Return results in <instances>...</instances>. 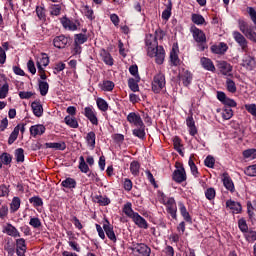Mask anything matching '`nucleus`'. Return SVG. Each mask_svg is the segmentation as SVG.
<instances>
[{
    "mask_svg": "<svg viewBox=\"0 0 256 256\" xmlns=\"http://www.w3.org/2000/svg\"><path fill=\"white\" fill-rule=\"evenodd\" d=\"M147 54L150 57L155 58V63L157 65H163V62L165 61V49L163 46H155L154 48H147Z\"/></svg>",
    "mask_w": 256,
    "mask_h": 256,
    "instance_id": "nucleus-1",
    "label": "nucleus"
},
{
    "mask_svg": "<svg viewBox=\"0 0 256 256\" xmlns=\"http://www.w3.org/2000/svg\"><path fill=\"white\" fill-rule=\"evenodd\" d=\"M176 170L173 172L172 178L176 183H183V181H187V173L185 172V168L183 164L177 162Z\"/></svg>",
    "mask_w": 256,
    "mask_h": 256,
    "instance_id": "nucleus-2",
    "label": "nucleus"
},
{
    "mask_svg": "<svg viewBox=\"0 0 256 256\" xmlns=\"http://www.w3.org/2000/svg\"><path fill=\"white\" fill-rule=\"evenodd\" d=\"M233 37L236 43H238L239 47H241L242 51L247 53L249 49V42L247 41V38H245V36H243V34H241L239 31H234Z\"/></svg>",
    "mask_w": 256,
    "mask_h": 256,
    "instance_id": "nucleus-3",
    "label": "nucleus"
},
{
    "mask_svg": "<svg viewBox=\"0 0 256 256\" xmlns=\"http://www.w3.org/2000/svg\"><path fill=\"white\" fill-rule=\"evenodd\" d=\"M163 87H165V76L163 74H158L154 77L152 82V91L154 93H160Z\"/></svg>",
    "mask_w": 256,
    "mask_h": 256,
    "instance_id": "nucleus-4",
    "label": "nucleus"
},
{
    "mask_svg": "<svg viewBox=\"0 0 256 256\" xmlns=\"http://www.w3.org/2000/svg\"><path fill=\"white\" fill-rule=\"evenodd\" d=\"M190 31H191V33L193 35V39L196 41V43H206L207 42V37L205 36V33L201 29H199L195 26H192L190 28Z\"/></svg>",
    "mask_w": 256,
    "mask_h": 256,
    "instance_id": "nucleus-5",
    "label": "nucleus"
},
{
    "mask_svg": "<svg viewBox=\"0 0 256 256\" xmlns=\"http://www.w3.org/2000/svg\"><path fill=\"white\" fill-rule=\"evenodd\" d=\"M132 251H134V253H137V256L151 255V248H149V246L145 245L144 243L134 245Z\"/></svg>",
    "mask_w": 256,
    "mask_h": 256,
    "instance_id": "nucleus-6",
    "label": "nucleus"
},
{
    "mask_svg": "<svg viewBox=\"0 0 256 256\" xmlns=\"http://www.w3.org/2000/svg\"><path fill=\"white\" fill-rule=\"evenodd\" d=\"M70 41L71 39L61 35L54 38L53 45L54 47H57V49H65V47L69 45Z\"/></svg>",
    "mask_w": 256,
    "mask_h": 256,
    "instance_id": "nucleus-7",
    "label": "nucleus"
},
{
    "mask_svg": "<svg viewBox=\"0 0 256 256\" xmlns=\"http://www.w3.org/2000/svg\"><path fill=\"white\" fill-rule=\"evenodd\" d=\"M103 229L107 235V237L110 239V241H113L115 243L117 241V236H115V232L113 231V226L109 224V220H106Z\"/></svg>",
    "mask_w": 256,
    "mask_h": 256,
    "instance_id": "nucleus-8",
    "label": "nucleus"
},
{
    "mask_svg": "<svg viewBox=\"0 0 256 256\" xmlns=\"http://www.w3.org/2000/svg\"><path fill=\"white\" fill-rule=\"evenodd\" d=\"M127 121L129 123H133L135 127H143V120L141 119V116L137 115L135 112H131L127 116Z\"/></svg>",
    "mask_w": 256,
    "mask_h": 256,
    "instance_id": "nucleus-9",
    "label": "nucleus"
},
{
    "mask_svg": "<svg viewBox=\"0 0 256 256\" xmlns=\"http://www.w3.org/2000/svg\"><path fill=\"white\" fill-rule=\"evenodd\" d=\"M27 251V245H25V239L20 238L16 240V253L18 256H25Z\"/></svg>",
    "mask_w": 256,
    "mask_h": 256,
    "instance_id": "nucleus-10",
    "label": "nucleus"
},
{
    "mask_svg": "<svg viewBox=\"0 0 256 256\" xmlns=\"http://www.w3.org/2000/svg\"><path fill=\"white\" fill-rule=\"evenodd\" d=\"M84 111L85 117L89 119L92 125H99V120H97V116L95 115V112H93V109H91V107H86Z\"/></svg>",
    "mask_w": 256,
    "mask_h": 256,
    "instance_id": "nucleus-11",
    "label": "nucleus"
},
{
    "mask_svg": "<svg viewBox=\"0 0 256 256\" xmlns=\"http://www.w3.org/2000/svg\"><path fill=\"white\" fill-rule=\"evenodd\" d=\"M218 69L222 75H229V73L233 71V66H231V64L227 63L226 61H221L218 63Z\"/></svg>",
    "mask_w": 256,
    "mask_h": 256,
    "instance_id": "nucleus-12",
    "label": "nucleus"
},
{
    "mask_svg": "<svg viewBox=\"0 0 256 256\" xmlns=\"http://www.w3.org/2000/svg\"><path fill=\"white\" fill-rule=\"evenodd\" d=\"M132 220L135 223V225H138L140 227V229H147V227H149V225L147 224V220L141 217L139 213H136Z\"/></svg>",
    "mask_w": 256,
    "mask_h": 256,
    "instance_id": "nucleus-13",
    "label": "nucleus"
},
{
    "mask_svg": "<svg viewBox=\"0 0 256 256\" xmlns=\"http://www.w3.org/2000/svg\"><path fill=\"white\" fill-rule=\"evenodd\" d=\"M186 125L189 128V134L192 135V137H195V135H197V126H195L193 116H189L186 119Z\"/></svg>",
    "mask_w": 256,
    "mask_h": 256,
    "instance_id": "nucleus-14",
    "label": "nucleus"
},
{
    "mask_svg": "<svg viewBox=\"0 0 256 256\" xmlns=\"http://www.w3.org/2000/svg\"><path fill=\"white\" fill-rule=\"evenodd\" d=\"M223 185L228 191H231V193L235 191V185L233 184V180H231L229 174L227 173L223 174Z\"/></svg>",
    "mask_w": 256,
    "mask_h": 256,
    "instance_id": "nucleus-15",
    "label": "nucleus"
},
{
    "mask_svg": "<svg viewBox=\"0 0 256 256\" xmlns=\"http://www.w3.org/2000/svg\"><path fill=\"white\" fill-rule=\"evenodd\" d=\"M3 233H7L10 237H21V234L19 233L17 228H15V226L11 224H7L4 227Z\"/></svg>",
    "mask_w": 256,
    "mask_h": 256,
    "instance_id": "nucleus-16",
    "label": "nucleus"
},
{
    "mask_svg": "<svg viewBox=\"0 0 256 256\" xmlns=\"http://www.w3.org/2000/svg\"><path fill=\"white\" fill-rule=\"evenodd\" d=\"M32 111L35 117H42L43 115V105L40 102L34 101L31 104Z\"/></svg>",
    "mask_w": 256,
    "mask_h": 256,
    "instance_id": "nucleus-17",
    "label": "nucleus"
},
{
    "mask_svg": "<svg viewBox=\"0 0 256 256\" xmlns=\"http://www.w3.org/2000/svg\"><path fill=\"white\" fill-rule=\"evenodd\" d=\"M159 45V42H157V36L153 34H149L146 36V46L147 49L155 48Z\"/></svg>",
    "mask_w": 256,
    "mask_h": 256,
    "instance_id": "nucleus-18",
    "label": "nucleus"
},
{
    "mask_svg": "<svg viewBox=\"0 0 256 256\" xmlns=\"http://www.w3.org/2000/svg\"><path fill=\"white\" fill-rule=\"evenodd\" d=\"M46 149H56L58 151H65V149H67V145L65 144V142H54V143H46L45 144Z\"/></svg>",
    "mask_w": 256,
    "mask_h": 256,
    "instance_id": "nucleus-19",
    "label": "nucleus"
},
{
    "mask_svg": "<svg viewBox=\"0 0 256 256\" xmlns=\"http://www.w3.org/2000/svg\"><path fill=\"white\" fill-rule=\"evenodd\" d=\"M45 133V126L38 124L30 127V134L33 137H37V135H43Z\"/></svg>",
    "mask_w": 256,
    "mask_h": 256,
    "instance_id": "nucleus-20",
    "label": "nucleus"
},
{
    "mask_svg": "<svg viewBox=\"0 0 256 256\" xmlns=\"http://www.w3.org/2000/svg\"><path fill=\"white\" fill-rule=\"evenodd\" d=\"M139 81H141V77L136 76V78H130L128 80V87L133 91L134 93L139 91Z\"/></svg>",
    "mask_w": 256,
    "mask_h": 256,
    "instance_id": "nucleus-21",
    "label": "nucleus"
},
{
    "mask_svg": "<svg viewBox=\"0 0 256 256\" xmlns=\"http://www.w3.org/2000/svg\"><path fill=\"white\" fill-rule=\"evenodd\" d=\"M202 67L206 69V71H215V65L213 64V61L209 58H201L200 60Z\"/></svg>",
    "mask_w": 256,
    "mask_h": 256,
    "instance_id": "nucleus-22",
    "label": "nucleus"
},
{
    "mask_svg": "<svg viewBox=\"0 0 256 256\" xmlns=\"http://www.w3.org/2000/svg\"><path fill=\"white\" fill-rule=\"evenodd\" d=\"M226 207L231 209L234 213H241L242 207H241V204L239 202L228 200L226 202Z\"/></svg>",
    "mask_w": 256,
    "mask_h": 256,
    "instance_id": "nucleus-23",
    "label": "nucleus"
},
{
    "mask_svg": "<svg viewBox=\"0 0 256 256\" xmlns=\"http://www.w3.org/2000/svg\"><path fill=\"white\" fill-rule=\"evenodd\" d=\"M38 83H39L40 95H42V97H45V95L49 93V83L43 80H39Z\"/></svg>",
    "mask_w": 256,
    "mask_h": 256,
    "instance_id": "nucleus-24",
    "label": "nucleus"
},
{
    "mask_svg": "<svg viewBox=\"0 0 256 256\" xmlns=\"http://www.w3.org/2000/svg\"><path fill=\"white\" fill-rule=\"evenodd\" d=\"M64 122L66 125H68V127H71L72 129H77V127H79L77 119L73 116H66Z\"/></svg>",
    "mask_w": 256,
    "mask_h": 256,
    "instance_id": "nucleus-25",
    "label": "nucleus"
},
{
    "mask_svg": "<svg viewBox=\"0 0 256 256\" xmlns=\"http://www.w3.org/2000/svg\"><path fill=\"white\" fill-rule=\"evenodd\" d=\"M62 187H65L66 189H75V187H77V181L73 178H66L62 181Z\"/></svg>",
    "mask_w": 256,
    "mask_h": 256,
    "instance_id": "nucleus-26",
    "label": "nucleus"
},
{
    "mask_svg": "<svg viewBox=\"0 0 256 256\" xmlns=\"http://www.w3.org/2000/svg\"><path fill=\"white\" fill-rule=\"evenodd\" d=\"M123 213H125L127 217H130V219H133L134 215H137V212L133 211L131 202H128L124 205Z\"/></svg>",
    "mask_w": 256,
    "mask_h": 256,
    "instance_id": "nucleus-27",
    "label": "nucleus"
},
{
    "mask_svg": "<svg viewBox=\"0 0 256 256\" xmlns=\"http://www.w3.org/2000/svg\"><path fill=\"white\" fill-rule=\"evenodd\" d=\"M19 131H20V128L18 125L14 128V130L10 134L9 139H8V145H13V143H15V141H17V137H19Z\"/></svg>",
    "mask_w": 256,
    "mask_h": 256,
    "instance_id": "nucleus-28",
    "label": "nucleus"
},
{
    "mask_svg": "<svg viewBox=\"0 0 256 256\" xmlns=\"http://www.w3.org/2000/svg\"><path fill=\"white\" fill-rule=\"evenodd\" d=\"M238 27L241 33H243V35H245L247 32H249L252 29L251 27H249V24L245 22V20H238Z\"/></svg>",
    "mask_w": 256,
    "mask_h": 256,
    "instance_id": "nucleus-29",
    "label": "nucleus"
},
{
    "mask_svg": "<svg viewBox=\"0 0 256 256\" xmlns=\"http://www.w3.org/2000/svg\"><path fill=\"white\" fill-rule=\"evenodd\" d=\"M138 127V129L133 130V135H135V137H138V139H145V124Z\"/></svg>",
    "mask_w": 256,
    "mask_h": 256,
    "instance_id": "nucleus-30",
    "label": "nucleus"
},
{
    "mask_svg": "<svg viewBox=\"0 0 256 256\" xmlns=\"http://www.w3.org/2000/svg\"><path fill=\"white\" fill-rule=\"evenodd\" d=\"M181 80L185 87H189V85H191V81L193 80V76L191 73L185 72L184 75L181 76Z\"/></svg>",
    "mask_w": 256,
    "mask_h": 256,
    "instance_id": "nucleus-31",
    "label": "nucleus"
},
{
    "mask_svg": "<svg viewBox=\"0 0 256 256\" xmlns=\"http://www.w3.org/2000/svg\"><path fill=\"white\" fill-rule=\"evenodd\" d=\"M15 157L17 163H23V161H25V151L23 150V148L16 149Z\"/></svg>",
    "mask_w": 256,
    "mask_h": 256,
    "instance_id": "nucleus-32",
    "label": "nucleus"
},
{
    "mask_svg": "<svg viewBox=\"0 0 256 256\" xmlns=\"http://www.w3.org/2000/svg\"><path fill=\"white\" fill-rule=\"evenodd\" d=\"M19 207H21V199L19 197H14L10 204V209L15 213V211L19 210Z\"/></svg>",
    "mask_w": 256,
    "mask_h": 256,
    "instance_id": "nucleus-33",
    "label": "nucleus"
},
{
    "mask_svg": "<svg viewBox=\"0 0 256 256\" xmlns=\"http://www.w3.org/2000/svg\"><path fill=\"white\" fill-rule=\"evenodd\" d=\"M179 207H180V213L182 217L185 219V221H191V215H189V212L187 211V208L185 207V205L180 202Z\"/></svg>",
    "mask_w": 256,
    "mask_h": 256,
    "instance_id": "nucleus-34",
    "label": "nucleus"
},
{
    "mask_svg": "<svg viewBox=\"0 0 256 256\" xmlns=\"http://www.w3.org/2000/svg\"><path fill=\"white\" fill-rule=\"evenodd\" d=\"M102 55V59L104 61V63H106V65H113V57H111V54L107 51H103L101 53Z\"/></svg>",
    "mask_w": 256,
    "mask_h": 256,
    "instance_id": "nucleus-35",
    "label": "nucleus"
},
{
    "mask_svg": "<svg viewBox=\"0 0 256 256\" xmlns=\"http://www.w3.org/2000/svg\"><path fill=\"white\" fill-rule=\"evenodd\" d=\"M226 87H227V91H229V93L237 92V86L235 85V82L229 78L226 80Z\"/></svg>",
    "mask_w": 256,
    "mask_h": 256,
    "instance_id": "nucleus-36",
    "label": "nucleus"
},
{
    "mask_svg": "<svg viewBox=\"0 0 256 256\" xmlns=\"http://www.w3.org/2000/svg\"><path fill=\"white\" fill-rule=\"evenodd\" d=\"M222 117L226 121H229V119H231V117H233V109H231L229 107H224V109L222 110Z\"/></svg>",
    "mask_w": 256,
    "mask_h": 256,
    "instance_id": "nucleus-37",
    "label": "nucleus"
},
{
    "mask_svg": "<svg viewBox=\"0 0 256 256\" xmlns=\"http://www.w3.org/2000/svg\"><path fill=\"white\" fill-rule=\"evenodd\" d=\"M140 168H141V165L137 161H133L130 164V171H131L132 175H135V176L139 175Z\"/></svg>",
    "mask_w": 256,
    "mask_h": 256,
    "instance_id": "nucleus-38",
    "label": "nucleus"
},
{
    "mask_svg": "<svg viewBox=\"0 0 256 256\" xmlns=\"http://www.w3.org/2000/svg\"><path fill=\"white\" fill-rule=\"evenodd\" d=\"M61 23L65 29H77V26L72 24L71 20L67 19V17H63Z\"/></svg>",
    "mask_w": 256,
    "mask_h": 256,
    "instance_id": "nucleus-39",
    "label": "nucleus"
},
{
    "mask_svg": "<svg viewBox=\"0 0 256 256\" xmlns=\"http://www.w3.org/2000/svg\"><path fill=\"white\" fill-rule=\"evenodd\" d=\"M192 23H195V25H203L205 18H203L201 14H192Z\"/></svg>",
    "mask_w": 256,
    "mask_h": 256,
    "instance_id": "nucleus-40",
    "label": "nucleus"
},
{
    "mask_svg": "<svg viewBox=\"0 0 256 256\" xmlns=\"http://www.w3.org/2000/svg\"><path fill=\"white\" fill-rule=\"evenodd\" d=\"M245 175H248V177H256V164L248 166L244 170Z\"/></svg>",
    "mask_w": 256,
    "mask_h": 256,
    "instance_id": "nucleus-41",
    "label": "nucleus"
},
{
    "mask_svg": "<svg viewBox=\"0 0 256 256\" xmlns=\"http://www.w3.org/2000/svg\"><path fill=\"white\" fill-rule=\"evenodd\" d=\"M97 105L100 111H107L109 109V104H107V101L103 100V98L97 99Z\"/></svg>",
    "mask_w": 256,
    "mask_h": 256,
    "instance_id": "nucleus-42",
    "label": "nucleus"
},
{
    "mask_svg": "<svg viewBox=\"0 0 256 256\" xmlns=\"http://www.w3.org/2000/svg\"><path fill=\"white\" fill-rule=\"evenodd\" d=\"M8 93H9V84L5 82L3 86L0 88V99H5Z\"/></svg>",
    "mask_w": 256,
    "mask_h": 256,
    "instance_id": "nucleus-43",
    "label": "nucleus"
},
{
    "mask_svg": "<svg viewBox=\"0 0 256 256\" xmlns=\"http://www.w3.org/2000/svg\"><path fill=\"white\" fill-rule=\"evenodd\" d=\"M0 161L4 165H9L12 161L11 154L6 153V152L2 153V155L0 156Z\"/></svg>",
    "mask_w": 256,
    "mask_h": 256,
    "instance_id": "nucleus-44",
    "label": "nucleus"
},
{
    "mask_svg": "<svg viewBox=\"0 0 256 256\" xmlns=\"http://www.w3.org/2000/svg\"><path fill=\"white\" fill-rule=\"evenodd\" d=\"M245 159H256V149H248L243 152Z\"/></svg>",
    "mask_w": 256,
    "mask_h": 256,
    "instance_id": "nucleus-45",
    "label": "nucleus"
},
{
    "mask_svg": "<svg viewBox=\"0 0 256 256\" xmlns=\"http://www.w3.org/2000/svg\"><path fill=\"white\" fill-rule=\"evenodd\" d=\"M87 41V35L85 34H76L75 35V43L78 45H83V43H86Z\"/></svg>",
    "mask_w": 256,
    "mask_h": 256,
    "instance_id": "nucleus-46",
    "label": "nucleus"
},
{
    "mask_svg": "<svg viewBox=\"0 0 256 256\" xmlns=\"http://www.w3.org/2000/svg\"><path fill=\"white\" fill-rule=\"evenodd\" d=\"M115 88V83L112 81H104L102 84V89L103 91H113Z\"/></svg>",
    "mask_w": 256,
    "mask_h": 256,
    "instance_id": "nucleus-47",
    "label": "nucleus"
},
{
    "mask_svg": "<svg viewBox=\"0 0 256 256\" xmlns=\"http://www.w3.org/2000/svg\"><path fill=\"white\" fill-rule=\"evenodd\" d=\"M88 145L95 147V132H89L86 137Z\"/></svg>",
    "mask_w": 256,
    "mask_h": 256,
    "instance_id": "nucleus-48",
    "label": "nucleus"
},
{
    "mask_svg": "<svg viewBox=\"0 0 256 256\" xmlns=\"http://www.w3.org/2000/svg\"><path fill=\"white\" fill-rule=\"evenodd\" d=\"M215 188H208L205 192V197L206 199H208L209 201H213V199H215Z\"/></svg>",
    "mask_w": 256,
    "mask_h": 256,
    "instance_id": "nucleus-49",
    "label": "nucleus"
},
{
    "mask_svg": "<svg viewBox=\"0 0 256 256\" xmlns=\"http://www.w3.org/2000/svg\"><path fill=\"white\" fill-rule=\"evenodd\" d=\"M188 165H189V167L191 169V172L194 175V177H197V175L199 174V171L197 170V166L195 165V162H193V158L189 159Z\"/></svg>",
    "mask_w": 256,
    "mask_h": 256,
    "instance_id": "nucleus-50",
    "label": "nucleus"
},
{
    "mask_svg": "<svg viewBox=\"0 0 256 256\" xmlns=\"http://www.w3.org/2000/svg\"><path fill=\"white\" fill-rule=\"evenodd\" d=\"M204 163L206 167L213 169V167H215V158L213 156H207Z\"/></svg>",
    "mask_w": 256,
    "mask_h": 256,
    "instance_id": "nucleus-51",
    "label": "nucleus"
},
{
    "mask_svg": "<svg viewBox=\"0 0 256 256\" xmlns=\"http://www.w3.org/2000/svg\"><path fill=\"white\" fill-rule=\"evenodd\" d=\"M168 213L171 214L173 219H177V205L166 206Z\"/></svg>",
    "mask_w": 256,
    "mask_h": 256,
    "instance_id": "nucleus-52",
    "label": "nucleus"
},
{
    "mask_svg": "<svg viewBox=\"0 0 256 256\" xmlns=\"http://www.w3.org/2000/svg\"><path fill=\"white\" fill-rule=\"evenodd\" d=\"M96 201L97 203H99L100 205H109V203H111V200H109V198L107 197H103V196H97L96 197Z\"/></svg>",
    "mask_w": 256,
    "mask_h": 256,
    "instance_id": "nucleus-53",
    "label": "nucleus"
},
{
    "mask_svg": "<svg viewBox=\"0 0 256 256\" xmlns=\"http://www.w3.org/2000/svg\"><path fill=\"white\" fill-rule=\"evenodd\" d=\"M33 95H35V93L31 92V91H20L19 92V97L20 99H31L33 97Z\"/></svg>",
    "mask_w": 256,
    "mask_h": 256,
    "instance_id": "nucleus-54",
    "label": "nucleus"
},
{
    "mask_svg": "<svg viewBox=\"0 0 256 256\" xmlns=\"http://www.w3.org/2000/svg\"><path fill=\"white\" fill-rule=\"evenodd\" d=\"M29 225L34 227V229H39V227H41V220H39V218H31Z\"/></svg>",
    "mask_w": 256,
    "mask_h": 256,
    "instance_id": "nucleus-55",
    "label": "nucleus"
},
{
    "mask_svg": "<svg viewBox=\"0 0 256 256\" xmlns=\"http://www.w3.org/2000/svg\"><path fill=\"white\" fill-rule=\"evenodd\" d=\"M245 109L248 113H251V115L256 117V106H255V104H246Z\"/></svg>",
    "mask_w": 256,
    "mask_h": 256,
    "instance_id": "nucleus-56",
    "label": "nucleus"
},
{
    "mask_svg": "<svg viewBox=\"0 0 256 256\" xmlns=\"http://www.w3.org/2000/svg\"><path fill=\"white\" fill-rule=\"evenodd\" d=\"M238 226L242 233H247V229H249V227H247V222L245 220L240 219L238 221Z\"/></svg>",
    "mask_w": 256,
    "mask_h": 256,
    "instance_id": "nucleus-57",
    "label": "nucleus"
},
{
    "mask_svg": "<svg viewBox=\"0 0 256 256\" xmlns=\"http://www.w3.org/2000/svg\"><path fill=\"white\" fill-rule=\"evenodd\" d=\"M30 203H33L34 207H41L43 200L39 197H32L30 198Z\"/></svg>",
    "mask_w": 256,
    "mask_h": 256,
    "instance_id": "nucleus-58",
    "label": "nucleus"
},
{
    "mask_svg": "<svg viewBox=\"0 0 256 256\" xmlns=\"http://www.w3.org/2000/svg\"><path fill=\"white\" fill-rule=\"evenodd\" d=\"M223 104L225 105L224 107H229L230 109L231 107H237V102H235V100L230 98H226Z\"/></svg>",
    "mask_w": 256,
    "mask_h": 256,
    "instance_id": "nucleus-59",
    "label": "nucleus"
},
{
    "mask_svg": "<svg viewBox=\"0 0 256 256\" xmlns=\"http://www.w3.org/2000/svg\"><path fill=\"white\" fill-rule=\"evenodd\" d=\"M245 37H247V39H249L250 41L256 43V32L253 31V28L245 34Z\"/></svg>",
    "mask_w": 256,
    "mask_h": 256,
    "instance_id": "nucleus-60",
    "label": "nucleus"
},
{
    "mask_svg": "<svg viewBox=\"0 0 256 256\" xmlns=\"http://www.w3.org/2000/svg\"><path fill=\"white\" fill-rule=\"evenodd\" d=\"M38 63H40L42 67H47V65H49V56H47V54H42V58Z\"/></svg>",
    "mask_w": 256,
    "mask_h": 256,
    "instance_id": "nucleus-61",
    "label": "nucleus"
},
{
    "mask_svg": "<svg viewBox=\"0 0 256 256\" xmlns=\"http://www.w3.org/2000/svg\"><path fill=\"white\" fill-rule=\"evenodd\" d=\"M84 13L88 19L93 20V9H90L88 5L84 6Z\"/></svg>",
    "mask_w": 256,
    "mask_h": 256,
    "instance_id": "nucleus-62",
    "label": "nucleus"
},
{
    "mask_svg": "<svg viewBox=\"0 0 256 256\" xmlns=\"http://www.w3.org/2000/svg\"><path fill=\"white\" fill-rule=\"evenodd\" d=\"M51 15H59L61 13V6L60 5H53L51 6Z\"/></svg>",
    "mask_w": 256,
    "mask_h": 256,
    "instance_id": "nucleus-63",
    "label": "nucleus"
},
{
    "mask_svg": "<svg viewBox=\"0 0 256 256\" xmlns=\"http://www.w3.org/2000/svg\"><path fill=\"white\" fill-rule=\"evenodd\" d=\"M247 241L253 242L256 241V232L251 230L246 234Z\"/></svg>",
    "mask_w": 256,
    "mask_h": 256,
    "instance_id": "nucleus-64",
    "label": "nucleus"
}]
</instances>
